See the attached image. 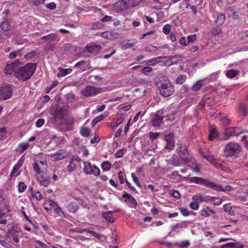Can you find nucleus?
I'll list each match as a JSON object with an SVG mask.
<instances>
[{"label": "nucleus", "mask_w": 248, "mask_h": 248, "mask_svg": "<svg viewBox=\"0 0 248 248\" xmlns=\"http://www.w3.org/2000/svg\"><path fill=\"white\" fill-rule=\"evenodd\" d=\"M36 66V63H28L24 66L17 68L15 71L14 76L19 80L25 81L34 73Z\"/></svg>", "instance_id": "1"}, {"label": "nucleus", "mask_w": 248, "mask_h": 248, "mask_svg": "<svg viewBox=\"0 0 248 248\" xmlns=\"http://www.w3.org/2000/svg\"><path fill=\"white\" fill-rule=\"evenodd\" d=\"M157 86L160 94L164 97H169L174 93V88L169 80L160 81L157 83Z\"/></svg>", "instance_id": "2"}, {"label": "nucleus", "mask_w": 248, "mask_h": 248, "mask_svg": "<svg viewBox=\"0 0 248 248\" xmlns=\"http://www.w3.org/2000/svg\"><path fill=\"white\" fill-rule=\"evenodd\" d=\"M241 150V147L238 144L230 142L224 148V155L226 157L236 156Z\"/></svg>", "instance_id": "3"}, {"label": "nucleus", "mask_w": 248, "mask_h": 248, "mask_svg": "<svg viewBox=\"0 0 248 248\" xmlns=\"http://www.w3.org/2000/svg\"><path fill=\"white\" fill-rule=\"evenodd\" d=\"M178 145H180V146L179 149L178 150V152L179 154V157L181 160V162L183 164L188 166H190L189 163L191 159V156L188 154L186 146L183 145L182 143L180 144L179 143H178Z\"/></svg>", "instance_id": "4"}, {"label": "nucleus", "mask_w": 248, "mask_h": 248, "mask_svg": "<svg viewBox=\"0 0 248 248\" xmlns=\"http://www.w3.org/2000/svg\"><path fill=\"white\" fill-rule=\"evenodd\" d=\"M240 128L237 127H230L227 128L224 132V137L220 138V140H228L230 136H238L244 132Z\"/></svg>", "instance_id": "5"}, {"label": "nucleus", "mask_w": 248, "mask_h": 248, "mask_svg": "<svg viewBox=\"0 0 248 248\" xmlns=\"http://www.w3.org/2000/svg\"><path fill=\"white\" fill-rule=\"evenodd\" d=\"M83 170L87 174H93L95 176H98L100 173V169L95 165H92L89 162H84Z\"/></svg>", "instance_id": "6"}, {"label": "nucleus", "mask_w": 248, "mask_h": 248, "mask_svg": "<svg viewBox=\"0 0 248 248\" xmlns=\"http://www.w3.org/2000/svg\"><path fill=\"white\" fill-rule=\"evenodd\" d=\"M13 95V89L9 84L2 86L0 89V100H6Z\"/></svg>", "instance_id": "7"}, {"label": "nucleus", "mask_w": 248, "mask_h": 248, "mask_svg": "<svg viewBox=\"0 0 248 248\" xmlns=\"http://www.w3.org/2000/svg\"><path fill=\"white\" fill-rule=\"evenodd\" d=\"M190 181L191 182L202 185L207 187L214 189H216L217 188V186L215 183H212L208 180L204 179L201 177H192L190 178Z\"/></svg>", "instance_id": "8"}, {"label": "nucleus", "mask_w": 248, "mask_h": 248, "mask_svg": "<svg viewBox=\"0 0 248 248\" xmlns=\"http://www.w3.org/2000/svg\"><path fill=\"white\" fill-rule=\"evenodd\" d=\"M102 49L101 46L99 45H95L93 43H90L86 45L84 48V52L92 53L93 55L97 54Z\"/></svg>", "instance_id": "9"}, {"label": "nucleus", "mask_w": 248, "mask_h": 248, "mask_svg": "<svg viewBox=\"0 0 248 248\" xmlns=\"http://www.w3.org/2000/svg\"><path fill=\"white\" fill-rule=\"evenodd\" d=\"M101 88H96L91 86H87L82 92V94L84 96L87 97L97 94L101 92Z\"/></svg>", "instance_id": "10"}, {"label": "nucleus", "mask_w": 248, "mask_h": 248, "mask_svg": "<svg viewBox=\"0 0 248 248\" xmlns=\"http://www.w3.org/2000/svg\"><path fill=\"white\" fill-rule=\"evenodd\" d=\"M20 65L18 61H15L10 64H7L4 69V73L6 75H11L16 71V68Z\"/></svg>", "instance_id": "11"}, {"label": "nucleus", "mask_w": 248, "mask_h": 248, "mask_svg": "<svg viewBox=\"0 0 248 248\" xmlns=\"http://www.w3.org/2000/svg\"><path fill=\"white\" fill-rule=\"evenodd\" d=\"M130 7L127 0H119L114 5V9L118 12L124 10Z\"/></svg>", "instance_id": "12"}, {"label": "nucleus", "mask_w": 248, "mask_h": 248, "mask_svg": "<svg viewBox=\"0 0 248 248\" xmlns=\"http://www.w3.org/2000/svg\"><path fill=\"white\" fill-rule=\"evenodd\" d=\"M164 139L166 141V148L168 150H172L174 147V140L173 133H170L166 135Z\"/></svg>", "instance_id": "13"}, {"label": "nucleus", "mask_w": 248, "mask_h": 248, "mask_svg": "<svg viewBox=\"0 0 248 248\" xmlns=\"http://www.w3.org/2000/svg\"><path fill=\"white\" fill-rule=\"evenodd\" d=\"M78 67H80L82 71L87 70L91 67L90 66L89 62L85 60L79 61V62H77L74 66V68H77Z\"/></svg>", "instance_id": "14"}, {"label": "nucleus", "mask_w": 248, "mask_h": 248, "mask_svg": "<svg viewBox=\"0 0 248 248\" xmlns=\"http://www.w3.org/2000/svg\"><path fill=\"white\" fill-rule=\"evenodd\" d=\"M13 23L8 18H5L0 24V28L3 31H7L12 29Z\"/></svg>", "instance_id": "15"}, {"label": "nucleus", "mask_w": 248, "mask_h": 248, "mask_svg": "<svg viewBox=\"0 0 248 248\" xmlns=\"http://www.w3.org/2000/svg\"><path fill=\"white\" fill-rule=\"evenodd\" d=\"M163 120V117L155 114L152 117L151 121V124L154 127H158L161 124Z\"/></svg>", "instance_id": "16"}, {"label": "nucleus", "mask_w": 248, "mask_h": 248, "mask_svg": "<svg viewBox=\"0 0 248 248\" xmlns=\"http://www.w3.org/2000/svg\"><path fill=\"white\" fill-rule=\"evenodd\" d=\"M40 165L44 166V167L46 166L45 162L43 161H40L39 163L35 162L33 165V170L36 174V176L42 175L41 172H43V170H40Z\"/></svg>", "instance_id": "17"}, {"label": "nucleus", "mask_w": 248, "mask_h": 248, "mask_svg": "<svg viewBox=\"0 0 248 248\" xmlns=\"http://www.w3.org/2000/svg\"><path fill=\"white\" fill-rule=\"evenodd\" d=\"M221 248H243V245L239 242H230L220 246Z\"/></svg>", "instance_id": "18"}, {"label": "nucleus", "mask_w": 248, "mask_h": 248, "mask_svg": "<svg viewBox=\"0 0 248 248\" xmlns=\"http://www.w3.org/2000/svg\"><path fill=\"white\" fill-rule=\"evenodd\" d=\"M50 156L52 160L56 161L65 158L66 155L62 151H59L54 154H51Z\"/></svg>", "instance_id": "19"}, {"label": "nucleus", "mask_w": 248, "mask_h": 248, "mask_svg": "<svg viewBox=\"0 0 248 248\" xmlns=\"http://www.w3.org/2000/svg\"><path fill=\"white\" fill-rule=\"evenodd\" d=\"M64 109L60 107H58L54 112V117L55 119H62L65 114Z\"/></svg>", "instance_id": "20"}, {"label": "nucleus", "mask_w": 248, "mask_h": 248, "mask_svg": "<svg viewBox=\"0 0 248 248\" xmlns=\"http://www.w3.org/2000/svg\"><path fill=\"white\" fill-rule=\"evenodd\" d=\"M36 179L40 185L44 186H47L50 184V181L48 179L45 177L43 175H37Z\"/></svg>", "instance_id": "21"}, {"label": "nucleus", "mask_w": 248, "mask_h": 248, "mask_svg": "<svg viewBox=\"0 0 248 248\" xmlns=\"http://www.w3.org/2000/svg\"><path fill=\"white\" fill-rule=\"evenodd\" d=\"M101 36L105 39H113L117 37V34L113 31H104L102 32Z\"/></svg>", "instance_id": "22"}, {"label": "nucleus", "mask_w": 248, "mask_h": 248, "mask_svg": "<svg viewBox=\"0 0 248 248\" xmlns=\"http://www.w3.org/2000/svg\"><path fill=\"white\" fill-rule=\"evenodd\" d=\"M209 132L208 139L209 140H213L217 137V130L215 127H213L212 126H210Z\"/></svg>", "instance_id": "23"}, {"label": "nucleus", "mask_w": 248, "mask_h": 248, "mask_svg": "<svg viewBox=\"0 0 248 248\" xmlns=\"http://www.w3.org/2000/svg\"><path fill=\"white\" fill-rule=\"evenodd\" d=\"M72 69L71 68L63 69L61 67L59 68V73L57 76L58 77H62L65 76L66 75L71 73Z\"/></svg>", "instance_id": "24"}, {"label": "nucleus", "mask_w": 248, "mask_h": 248, "mask_svg": "<svg viewBox=\"0 0 248 248\" xmlns=\"http://www.w3.org/2000/svg\"><path fill=\"white\" fill-rule=\"evenodd\" d=\"M205 80H199L197 81L192 87L191 89L193 91H198L204 85Z\"/></svg>", "instance_id": "25"}, {"label": "nucleus", "mask_w": 248, "mask_h": 248, "mask_svg": "<svg viewBox=\"0 0 248 248\" xmlns=\"http://www.w3.org/2000/svg\"><path fill=\"white\" fill-rule=\"evenodd\" d=\"M103 216L108 222L110 223L114 222V218L112 217V213L111 211L104 212Z\"/></svg>", "instance_id": "26"}, {"label": "nucleus", "mask_w": 248, "mask_h": 248, "mask_svg": "<svg viewBox=\"0 0 248 248\" xmlns=\"http://www.w3.org/2000/svg\"><path fill=\"white\" fill-rule=\"evenodd\" d=\"M192 200L193 201H196L198 203L207 201V198L203 196L201 194H197L194 196L192 197Z\"/></svg>", "instance_id": "27"}, {"label": "nucleus", "mask_w": 248, "mask_h": 248, "mask_svg": "<svg viewBox=\"0 0 248 248\" xmlns=\"http://www.w3.org/2000/svg\"><path fill=\"white\" fill-rule=\"evenodd\" d=\"M90 133V129L87 127L82 126L80 130V134L83 137H88Z\"/></svg>", "instance_id": "28"}, {"label": "nucleus", "mask_w": 248, "mask_h": 248, "mask_svg": "<svg viewBox=\"0 0 248 248\" xmlns=\"http://www.w3.org/2000/svg\"><path fill=\"white\" fill-rule=\"evenodd\" d=\"M239 73V71L237 70L231 69L228 70L226 73L227 77L230 78H232L236 77Z\"/></svg>", "instance_id": "29"}, {"label": "nucleus", "mask_w": 248, "mask_h": 248, "mask_svg": "<svg viewBox=\"0 0 248 248\" xmlns=\"http://www.w3.org/2000/svg\"><path fill=\"white\" fill-rule=\"evenodd\" d=\"M10 236L13 238V240L16 243H18L19 242V239H18V232L16 231L15 229H12L10 232Z\"/></svg>", "instance_id": "30"}, {"label": "nucleus", "mask_w": 248, "mask_h": 248, "mask_svg": "<svg viewBox=\"0 0 248 248\" xmlns=\"http://www.w3.org/2000/svg\"><path fill=\"white\" fill-rule=\"evenodd\" d=\"M219 121L220 122V124H222V125L223 126H225L226 125H228L230 122V120L226 115L220 117Z\"/></svg>", "instance_id": "31"}, {"label": "nucleus", "mask_w": 248, "mask_h": 248, "mask_svg": "<svg viewBox=\"0 0 248 248\" xmlns=\"http://www.w3.org/2000/svg\"><path fill=\"white\" fill-rule=\"evenodd\" d=\"M29 146V143L28 142H22L19 145V152L22 153L26 150Z\"/></svg>", "instance_id": "32"}, {"label": "nucleus", "mask_w": 248, "mask_h": 248, "mask_svg": "<svg viewBox=\"0 0 248 248\" xmlns=\"http://www.w3.org/2000/svg\"><path fill=\"white\" fill-rule=\"evenodd\" d=\"M5 213L0 209V224L5 225L7 224V221L5 219Z\"/></svg>", "instance_id": "33"}, {"label": "nucleus", "mask_w": 248, "mask_h": 248, "mask_svg": "<svg viewBox=\"0 0 248 248\" xmlns=\"http://www.w3.org/2000/svg\"><path fill=\"white\" fill-rule=\"evenodd\" d=\"M111 164L107 161H104L101 165L102 169L104 171H108L111 168Z\"/></svg>", "instance_id": "34"}, {"label": "nucleus", "mask_w": 248, "mask_h": 248, "mask_svg": "<svg viewBox=\"0 0 248 248\" xmlns=\"http://www.w3.org/2000/svg\"><path fill=\"white\" fill-rule=\"evenodd\" d=\"M232 188V186L229 185L226 186L225 187H223L222 186L218 185V191H230Z\"/></svg>", "instance_id": "35"}, {"label": "nucleus", "mask_w": 248, "mask_h": 248, "mask_svg": "<svg viewBox=\"0 0 248 248\" xmlns=\"http://www.w3.org/2000/svg\"><path fill=\"white\" fill-rule=\"evenodd\" d=\"M144 50L146 52H155L157 50H158V48L157 47L153 46H146Z\"/></svg>", "instance_id": "36"}, {"label": "nucleus", "mask_w": 248, "mask_h": 248, "mask_svg": "<svg viewBox=\"0 0 248 248\" xmlns=\"http://www.w3.org/2000/svg\"><path fill=\"white\" fill-rule=\"evenodd\" d=\"M58 37L57 33H50L47 35V42L56 40Z\"/></svg>", "instance_id": "37"}, {"label": "nucleus", "mask_w": 248, "mask_h": 248, "mask_svg": "<svg viewBox=\"0 0 248 248\" xmlns=\"http://www.w3.org/2000/svg\"><path fill=\"white\" fill-rule=\"evenodd\" d=\"M186 76L183 75H180L178 76V77L177 78L176 80V82L179 84H182L183 83H184L186 80Z\"/></svg>", "instance_id": "38"}, {"label": "nucleus", "mask_w": 248, "mask_h": 248, "mask_svg": "<svg viewBox=\"0 0 248 248\" xmlns=\"http://www.w3.org/2000/svg\"><path fill=\"white\" fill-rule=\"evenodd\" d=\"M190 245L189 242L187 240H185L181 242L180 243L176 242V246L180 247L181 248H186Z\"/></svg>", "instance_id": "39"}, {"label": "nucleus", "mask_w": 248, "mask_h": 248, "mask_svg": "<svg viewBox=\"0 0 248 248\" xmlns=\"http://www.w3.org/2000/svg\"><path fill=\"white\" fill-rule=\"evenodd\" d=\"M76 167L77 165L74 163L72 160H70L69 164L67 166V170L69 172H72L76 169Z\"/></svg>", "instance_id": "40"}, {"label": "nucleus", "mask_w": 248, "mask_h": 248, "mask_svg": "<svg viewBox=\"0 0 248 248\" xmlns=\"http://www.w3.org/2000/svg\"><path fill=\"white\" fill-rule=\"evenodd\" d=\"M150 139L153 141L159 137L160 133L150 132L149 133Z\"/></svg>", "instance_id": "41"}, {"label": "nucleus", "mask_w": 248, "mask_h": 248, "mask_svg": "<svg viewBox=\"0 0 248 248\" xmlns=\"http://www.w3.org/2000/svg\"><path fill=\"white\" fill-rule=\"evenodd\" d=\"M104 118V116L100 115L96 117H95L93 121H92V125L93 126L95 125L96 124L101 121Z\"/></svg>", "instance_id": "42"}, {"label": "nucleus", "mask_w": 248, "mask_h": 248, "mask_svg": "<svg viewBox=\"0 0 248 248\" xmlns=\"http://www.w3.org/2000/svg\"><path fill=\"white\" fill-rule=\"evenodd\" d=\"M54 210L55 212L60 216V217H63L64 216V213L62 211V209L57 205L55 208H54Z\"/></svg>", "instance_id": "43"}, {"label": "nucleus", "mask_w": 248, "mask_h": 248, "mask_svg": "<svg viewBox=\"0 0 248 248\" xmlns=\"http://www.w3.org/2000/svg\"><path fill=\"white\" fill-rule=\"evenodd\" d=\"M225 16L223 14H220L218 16V26L222 25L225 21Z\"/></svg>", "instance_id": "44"}, {"label": "nucleus", "mask_w": 248, "mask_h": 248, "mask_svg": "<svg viewBox=\"0 0 248 248\" xmlns=\"http://www.w3.org/2000/svg\"><path fill=\"white\" fill-rule=\"evenodd\" d=\"M170 26L169 24H166L162 29V31L165 34H168L170 32Z\"/></svg>", "instance_id": "45"}, {"label": "nucleus", "mask_w": 248, "mask_h": 248, "mask_svg": "<svg viewBox=\"0 0 248 248\" xmlns=\"http://www.w3.org/2000/svg\"><path fill=\"white\" fill-rule=\"evenodd\" d=\"M141 72L146 75H149L152 72V68L148 66L145 67L141 70Z\"/></svg>", "instance_id": "46"}, {"label": "nucleus", "mask_w": 248, "mask_h": 248, "mask_svg": "<svg viewBox=\"0 0 248 248\" xmlns=\"http://www.w3.org/2000/svg\"><path fill=\"white\" fill-rule=\"evenodd\" d=\"M205 158L212 164L216 165L217 164V160L214 157L210 155H206L204 156Z\"/></svg>", "instance_id": "47"}, {"label": "nucleus", "mask_w": 248, "mask_h": 248, "mask_svg": "<svg viewBox=\"0 0 248 248\" xmlns=\"http://www.w3.org/2000/svg\"><path fill=\"white\" fill-rule=\"evenodd\" d=\"M32 195L38 201L41 200L42 198L41 193L38 191H35L34 192H32Z\"/></svg>", "instance_id": "48"}, {"label": "nucleus", "mask_w": 248, "mask_h": 248, "mask_svg": "<svg viewBox=\"0 0 248 248\" xmlns=\"http://www.w3.org/2000/svg\"><path fill=\"white\" fill-rule=\"evenodd\" d=\"M131 177H132L133 181L135 183V184H136V185L138 187H141V186L138 177L135 175V174L134 173H132L131 174Z\"/></svg>", "instance_id": "49"}, {"label": "nucleus", "mask_w": 248, "mask_h": 248, "mask_svg": "<svg viewBox=\"0 0 248 248\" xmlns=\"http://www.w3.org/2000/svg\"><path fill=\"white\" fill-rule=\"evenodd\" d=\"M27 188V186L23 182H20L18 184V191L20 192H24Z\"/></svg>", "instance_id": "50"}, {"label": "nucleus", "mask_w": 248, "mask_h": 248, "mask_svg": "<svg viewBox=\"0 0 248 248\" xmlns=\"http://www.w3.org/2000/svg\"><path fill=\"white\" fill-rule=\"evenodd\" d=\"M130 6H135L139 4L141 0H127Z\"/></svg>", "instance_id": "51"}, {"label": "nucleus", "mask_w": 248, "mask_h": 248, "mask_svg": "<svg viewBox=\"0 0 248 248\" xmlns=\"http://www.w3.org/2000/svg\"><path fill=\"white\" fill-rule=\"evenodd\" d=\"M160 244L162 245H164L168 247H170L171 248H174V247L176 246V243H170L169 242H160Z\"/></svg>", "instance_id": "52"}, {"label": "nucleus", "mask_w": 248, "mask_h": 248, "mask_svg": "<svg viewBox=\"0 0 248 248\" xmlns=\"http://www.w3.org/2000/svg\"><path fill=\"white\" fill-rule=\"evenodd\" d=\"M113 18L112 16H105L104 17L101 18V21L103 22H108L109 21H113Z\"/></svg>", "instance_id": "53"}, {"label": "nucleus", "mask_w": 248, "mask_h": 248, "mask_svg": "<svg viewBox=\"0 0 248 248\" xmlns=\"http://www.w3.org/2000/svg\"><path fill=\"white\" fill-rule=\"evenodd\" d=\"M189 206L191 209L195 210H198L199 207V203L196 201L191 202Z\"/></svg>", "instance_id": "54"}, {"label": "nucleus", "mask_w": 248, "mask_h": 248, "mask_svg": "<svg viewBox=\"0 0 248 248\" xmlns=\"http://www.w3.org/2000/svg\"><path fill=\"white\" fill-rule=\"evenodd\" d=\"M84 231L89 233H90L94 237L98 238L99 239H100V237L101 236V235H100L99 234L97 233V232L92 231H90L89 230H85Z\"/></svg>", "instance_id": "55"}, {"label": "nucleus", "mask_w": 248, "mask_h": 248, "mask_svg": "<svg viewBox=\"0 0 248 248\" xmlns=\"http://www.w3.org/2000/svg\"><path fill=\"white\" fill-rule=\"evenodd\" d=\"M100 139L99 137V136L98 135H97L96 134H95L94 135V137L91 140L90 142L92 144H94V143H98L100 141Z\"/></svg>", "instance_id": "56"}, {"label": "nucleus", "mask_w": 248, "mask_h": 248, "mask_svg": "<svg viewBox=\"0 0 248 248\" xmlns=\"http://www.w3.org/2000/svg\"><path fill=\"white\" fill-rule=\"evenodd\" d=\"M103 26V25L101 23H94L93 24L92 29L93 30L99 29L102 28Z\"/></svg>", "instance_id": "57"}, {"label": "nucleus", "mask_w": 248, "mask_h": 248, "mask_svg": "<svg viewBox=\"0 0 248 248\" xmlns=\"http://www.w3.org/2000/svg\"><path fill=\"white\" fill-rule=\"evenodd\" d=\"M180 158H177L176 157H174L172 159V164L175 166H180L181 164H180Z\"/></svg>", "instance_id": "58"}, {"label": "nucleus", "mask_w": 248, "mask_h": 248, "mask_svg": "<svg viewBox=\"0 0 248 248\" xmlns=\"http://www.w3.org/2000/svg\"><path fill=\"white\" fill-rule=\"evenodd\" d=\"M137 43V41H135L134 42H132V43H130V42H127L126 43L124 46V48H131L132 47H133L134 46H135V44H136Z\"/></svg>", "instance_id": "59"}, {"label": "nucleus", "mask_w": 248, "mask_h": 248, "mask_svg": "<svg viewBox=\"0 0 248 248\" xmlns=\"http://www.w3.org/2000/svg\"><path fill=\"white\" fill-rule=\"evenodd\" d=\"M170 195L176 199H178L180 197L179 192L177 190H173L171 192Z\"/></svg>", "instance_id": "60"}, {"label": "nucleus", "mask_w": 248, "mask_h": 248, "mask_svg": "<svg viewBox=\"0 0 248 248\" xmlns=\"http://www.w3.org/2000/svg\"><path fill=\"white\" fill-rule=\"evenodd\" d=\"M239 110L242 112L243 114L246 116L247 114V110L245 106L243 104L239 105Z\"/></svg>", "instance_id": "61"}, {"label": "nucleus", "mask_w": 248, "mask_h": 248, "mask_svg": "<svg viewBox=\"0 0 248 248\" xmlns=\"http://www.w3.org/2000/svg\"><path fill=\"white\" fill-rule=\"evenodd\" d=\"M36 54V53L35 51H31V52L29 53L28 54L26 55L25 56V58L28 59H31L35 56Z\"/></svg>", "instance_id": "62"}, {"label": "nucleus", "mask_w": 248, "mask_h": 248, "mask_svg": "<svg viewBox=\"0 0 248 248\" xmlns=\"http://www.w3.org/2000/svg\"><path fill=\"white\" fill-rule=\"evenodd\" d=\"M179 210L181 213L185 216H188L189 215L190 212L188 211L186 208H180Z\"/></svg>", "instance_id": "63"}, {"label": "nucleus", "mask_w": 248, "mask_h": 248, "mask_svg": "<svg viewBox=\"0 0 248 248\" xmlns=\"http://www.w3.org/2000/svg\"><path fill=\"white\" fill-rule=\"evenodd\" d=\"M46 7L50 10H54L56 7V5L54 2H50L46 4Z\"/></svg>", "instance_id": "64"}]
</instances>
